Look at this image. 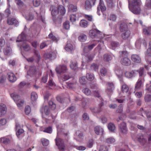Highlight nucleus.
<instances>
[{
	"mask_svg": "<svg viewBox=\"0 0 151 151\" xmlns=\"http://www.w3.org/2000/svg\"><path fill=\"white\" fill-rule=\"evenodd\" d=\"M65 49L66 51L70 52L73 50V46L71 44L68 42Z\"/></svg>",
	"mask_w": 151,
	"mask_h": 151,
	"instance_id": "c756f323",
	"label": "nucleus"
},
{
	"mask_svg": "<svg viewBox=\"0 0 151 151\" xmlns=\"http://www.w3.org/2000/svg\"><path fill=\"white\" fill-rule=\"evenodd\" d=\"M80 26L82 27L86 28L87 27L88 25V23L87 21L82 19L81 20L80 22Z\"/></svg>",
	"mask_w": 151,
	"mask_h": 151,
	"instance_id": "c85d7f7f",
	"label": "nucleus"
},
{
	"mask_svg": "<svg viewBox=\"0 0 151 151\" xmlns=\"http://www.w3.org/2000/svg\"><path fill=\"white\" fill-rule=\"evenodd\" d=\"M145 99L146 102H151V95L150 94H147L145 95Z\"/></svg>",
	"mask_w": 151,
	"mask_h": 151,
	"instance_id": "4d7b16f0",
	"label": "nucleus"
},
{
	"mask_svg": "<svg viewBox=\"0 0 151 151\" xmlns=\"http://www.w3.org/2000/svg\"><path fill=\"white\" fill-rule=\"evenodd\" d=\"M93 143L92 139L89 140L87 144V146L88 148H91L92 147Z\"/></svg>",
	"mask_w": 151,
	"mask_h": 151,
	"instance_id": "e2e57ef3",
	"label": "nucleus"
},
{
	"mask_svg": "<svg viewBox=\"0 0 151 151\" xmlns=\"http://www.w3.org/2000/svg\"><path fill=\"white\" fill-rule=\"evenodd\" d=\"M112 59V56L109 54H106L104 55V62H107V64L109 63V61ZM105 62H104V64Z\"/></svg>",
	"mask_w": 151,
	"mask_h": 151,
	"instance_id": "393cba45",
	"label": "nucleus"
},
{
	"mask_svg": "<svg viewBox=\"0 0 151 151\" xmlns=\"http://www.w3.org/2000/svg\"><path fill=\"white\" fill-rule=\"evenodd\" d=\"M87 79L89 81H92L94 78V75L91 73H87L86 75Z\"/></svg>",
	"mask_w": 151,
	"mask_h": 151,
	"instance_id": "c9c22d12",
	"label": "nucleus"
},
{
	"mask_svg": "<svg viewBox=\"0 0 151 151\" xmlns=\"http://www.w3.org/2000/svg\"><path fill=\"white\" fill-rule=\"evenodd\" d=\"M40 3V0H33V5L35 7L38 6Z\"/></svg>",
	"mask_w": 151,
	"mask_h": 151,
	"instance_id": "338daca9",
	"label": "nucleus"
},
{
	"mask_svg": "<svg viewBox=\"0 0 151 151\" xmlns=\"http://www.w3.org/2000/svg\"><path fill=\"white\" fill-rule=\"evenodd\" d=\"M36 67L34 66H32L30 67L29 71L27 72V74L31 76L36 73Z\"/></svg>",
	"mask_w": 151,
	"mask_h": 151,
	"instance_id": "2eb2a0df",
	"label": "nucleus"
},
{
	"mask_svg": "<svg viewBox=\"0 0 151 151\" xmlns=\"http://www.w3.org/2000/svg\"><path fill=\"white\" fill-rule=\"evenodd\" d=\"M144 69L143 68H140L137 71L138 72L139 75V79L144 80V77H145L144 74Z\"/></svg>",
	"mask_w": 151,
	"mask_h": 151,
	"instance_id": "b1692460",
	"label": "nucleus"
},
{
	"mask_svg": "<svg viewBox=\"0 0 151 151\" xmlns=\"http://www.w3.org/2000/svg\"><path fill=\"white\" fill-rule=\"evenodd\" d=\"M34 53L36 57H37V62L38 63L40 61L41 58L40 55L39 54L38 52L36 50H34Z\"/></svg>",
	"mask_w": 151,
	"mask_h": 151,
	"instance_id": "6e6d98bb",
	"label": "nucleus"
},
{
	"mask_svg": "<svg viewBox=\"0 0 151 151\" xmlns=\"http://www.w3.org/2000/svg\"><path fill=\"white\" fill-rule=\"evenodd\" d=\"M24 101L23 100H19L17 102V104L18 107L20 108L23 105Z\"/></svg>",
	"mask_w": 151,
	"mask_h": 151,
	"instance_id": "052dcab7",
	"label": "nucleus"
},
{
	"mask_svg": "<svg viewBox=\"0 0 151 151\" xmlns=\"http://www.w3.org/2000/svg\"><path fill=\"white\" fill-rule=\"evenodd\" d=\"M21 46L25 51L28 52L31 50L30 46L26 42H23Z\"/></svg>",
	"mask_w": 151,
	"mask_h": 151,
	"instance_id": "dca6fc26",
	"label": "nucleus"
},
{
	"mask_svg": "<svg viewBox=\"0 0 151 151\" xmlns=\"http://www.w3.org/2000/svg\"><path fill=\"white\" fill-rule=\"evenodd\" d=\"M43 132L50 134L52 132V129L51 127L49 126L45 129Z\"/></svg>",
	"mask_w": 151,
	"mask_h": 151,
	"instance_id": "de8ad7c7",
	"label": "nucleus"
},
{
	"mask_svg": "<svg viewBox=\"0 0 151 151\" xmlns=\"http://www.w3.org/2000/svg\"><path fill=\"white\" fill-rule=\"evenodd\" d=\"M67 69L65 65H60L57 66L55 69L56 72L59 74L66 72Z\"/></svg>",
	"mask_w": 151,
	"mask_h": 151,
	"instance_id": "423d86ee",
	"label": "nucleus"
},
{
	"mask_svg": "<svg viewBox=\"0 0 151 151\" xmlns=\"http://www.w3.org/2000/svg\"><path fill=\"white\" fill-rule=\"evenodd\" d=\"M121 132L123 134H126L127 132V128L126 123L124 122H122L119 126Z\"/></svg>",
	"mask_w": 151,
	"mask_h": 151,
	"instance_id": "1a4fd4ad",
	"label": "nucleus"
},
{
	"mask_svg": "<svg viewBox=\"0 0 151 151\" xmlns=\"http://www.w3.org/2000/svg\"><path fill=\"white\" fill-rule=\"evenodd\" d=\"M49 107L52 110H54L56 107V104L52 101H50L49 102Z\"/></svg>",
	"mask_w": 151,
	"mask_h": 151,
	"instance_id": "e433bc0d",
	"label": "nucleus"
},
{
	"mask_svg": "<svg viewBox=\"0 0 151 151\" xmlns=\"http://www.w3.org/2000/svg\"><path fill=\"white\" fill-rule=\"evenodd\" d=\"M7 109L5 105L1 103L0 104V116H3L6 113Z\"/></svg>",
	"mask_w": 151,
	"mask_h": 151,
	"instance_id": "9d476101",
	"label": "nucleus"
},
{
	"mask_svg": "<svg viewBox=\"0 0 151 151\" xmlns=\"http://www.w3.org/2000/svg\"><path fill=\"white\" fill-rule=\"evenodd\" d=\"M11 97L12 98L14 101L17 102L19 100V96L15 93H13L10 95Z\"/></svg>",
	"mask_w": 151,
	"mask_h": 151,
	"instance_id": "473e14b6",
	"label": "nucleus"
},
{
	"mask_svg": "<svg viewBox=\"0 0 151 151\" xmlns=\"http://www.w3.org/2000/svg\"><path fill=\"white\" fill-rule=\"evenodd\" d=\"M82 91L84 93L87 95H90L91 93V91L89 89L86 88L83 90Z\"/></svg>",
	"mask_w": 151,
	"mask_h": 151,
	"instance_id": "a18cd8bd",
	"label": "nucleus"
},
{
	"mask_svg": "<svg viewBox=\"0 0 151 151\" xmlns=\"http://www.w3.org/2000/svg\"><path fill=\"white\" fill-rule=\"evenodd\" d=\"M63 27L64 29H68L70 27V22L69 21H67L63 23Z\"/></svg>",
	"mask_w": 151,
	"mask_h": 151,
	"instance_id": "a19ab883",
	"label": "nucleus"
},
{
	"mask_svg": "<svg viewBox=\"0 0 151 151\" xmlns=\"http://www.w3.org/2000/svg\"><path fill=\"white\" fill-rule=\"evenodd\" d=\"M150 47H149L147 50L146 54V59L147 60V56H151V41L149 42Z\"/></svg>",
	"mask_w": 151,
	"mask_h": 151,
	"instance_id": "58836bf2",
	"label": "nucleus"
},
{
	"mask_svg": "<svg viewBox=\"0 0 151 151\" xmlns=\"http://www.w3.org/2000/svg\"><path fill=\"white\" fill-rule=\"evenodd\" d=\"M92 6L88 0L86 1L85 2V7L86 9H88L91 8Z\"/></svg>",
	"mask_w": 151,
	"mask_h": 151,
	"instance_id": "09e8293b",
	"label": "nucleus"
},
{
	"mask_svg": "<svg viewBox=\"0 0 151 151\" xmlns=\"http://www.w3.org/2000/svg\"><path fill=\"white\" fill-rule=\"evenodd\" d=\"M70 68L71 69L76 70L78 68L77 63L76 61L72 62L70 65Z\"/></svg>",
	"mask_w": 151,
	"mask_h": 151,
	"instance_id": "f704fd0d",
	"label": "nucleus"
},
{
	"mask_svg": "<svg viewBox=\"0 0 151 151\" xmlns=\"http://www.w3.org/2000/svg\"><path fill=\"white\" fill-rule=\"evenodd\" d=\"M40 111L41 113L42 114V115H43L44 111L45 115L46 116L48 115L50 113L49 107L47 106H45L44 107H42Z\"/></svg>",
	"mask_w": 151,
	"mask_h": 151,
	"instance_id": "ddd939ff",
	"label": "nucleus"
},
{
	"mask_svg": "<svg viewBox=\"0 0 151 151\" xmlns=\"http://www.w3.org/2000/svg\"><path fill=\"white\" fill-rule=\"evenodd\" d=\"M15 1L16 4L19 7L21 8L24 5L23 2L21 0H15Z\"/></svg>",
	"mask_w": 151,
	"mask_h": 151,
	"instance_id": "37998d69",
	"label": "nucleus"
},
{
	"mask_svg": "<svg viewBox=\"0 0 151 151\" xmlns=\"http://www.w3.org/2000/svg\"><path fill=\"white\" fill-rule=\"evenodd\" d=\"M31 111L30 107L29 106H27L25 107V112L26 114H28L30 113Z\"/></svg>",
	"mask_w": 151,
	"mask_h": 151,
	"instance_id": "0e129e2a",
	"label": "nucleus"
},
{
	"mask_svg": "<svg viewBox=\"0 0 151 151\" xmlns=\"http://www.w3.org/2000/svg\"><path fill=\"white\" fill-rule=\"evenodd\" d=\"M119 53L122 58L125 57H127L128 53L127 51H122L120 52Z\"/></svg>",
	"mask_w": 151,
	"mask_h": 151,
	"instance_id": "680f3d73",
	"label": "nucleus"
},
{
	"mask_svg": "<svg viewBox=\"0 0 151 151\" xmlns=\"http://www.w3.org/2000/svg\"><path fill=\"white\" fill-rule=\"evenodd\" d=\"M9 81L12 82H14L17 80V78L12 73H9L7 74Z\"/></svg>",
	"mask_w": 151,
	"mask_h": 151,
	"instance_id": "a211bd4d",
	"label": "nucleus"
},
{
	"mask_svg": "<svg viewBox=\"0 0 151 151\" xmlns=\"http://www.w3.org/2000/svg\"><path fill=\"white\" fill-rule=\"evenodd\" d=\"M7 22L9 25H14V26H16L19 24L18 21L14 18H12L11 19L8 18Z\"/></svg>",
	"mask_w": 151,
	"mask_h": 151,
	"instance_id": "4468645a",
	"label": "nucleus"
},
{
	"mask_svg": "<svg viewBox=\"0 0 151 151\" xmlns=\"http://www.w3.org/2000/svg\"><path fill=\"white\" fill-rule=\"evenodd\" d=\"M106 92L108 94L111 93L114 89V84L112 82H107L106 84Z\"/></svg>",
	"mask_w": 151,
	"mask_h": 151,
	"instance_id": "39448f33",
	"label": "nucleus"
},
{
	"mask_svg": "<svg viewBox=\"0 0 151 151\" xmlns=\"http://www.w3.org/2000/svg\"><path fill=\"white\" fill-rule=\"evenodd\" d=\"M48 85L51 87H54L56 86L55 83L52 79H50L48 83Z\"/></svg>",
	"mask_w": 151,
	"mask_h": 151,
	"instance_id": "bf43d9fd",
	"label": "nucleus"
},
{
	"mask_svg": "<svg viewBox=\"0 0 151 151\" xmlns=\"http://www.w3.org/2000/svg\"><path fill=\"white\" fill-rule=\"evenodd\" d=\"M70 20L72 22H74L76 21V15L73 14L71 15L70 16Z\"/></svg>",
	"mask_w": 151,
	"mask_h": 151,
	"instance_id": "69168bd1",
	"label": "nucleus"
},
{
	"mask_svg": "<svg viewBox=\"0 0 151 151\" xmlns=\"http://www.w3.org/2000/svg\"><path fill=\"white\" fill-rule=\"evenodd\" d=\"M49 37L53 41H55L57 42L58 41V39H57L55 36H54L53 34L51 33L48 35Z\"/></svg>",
	"mask_w": 151,
	"mask_h": 151,
	"instance_id": "603ef678",
	"label": "nucleus"
},
{
	"mask_svg": "<svg viewBox=\"0 0 151 151\" xmlns=\"http://www.w3.org/2000/svg\"><path fill=\"white\" fill-rule=\"evenodd\" d=\"M42 143L43 145L47 146L49 144V141L48 140L46 139H42Z\"/></svg>",
	"mask_w": 151,
	"mask_h": 151,
	"instance_id": "13d9d810",
	"label": "nucleus"
},
{
	"mask_svg": "<svg viewBox=\"0 0 151 151\" xmlns=\"http://www.w3.org/2000/svg\"><path fill=\"white\" fill-rule=\"evenodd\" d=\"M26 40V36L23 32H22L21 34L19 35L17 37V40L16 41L17 42H22L25 40Z\"/></svg>",
	"mask_w": 151,
	"mask_h": 151,
	"instance_id": "412c9836",
	"label": "nucleus"
},
{
	"mask_svg": "<svg viewBox=\"0 0 151 151\" xmlns=\"http://www.w3.org/2000/svg\"><path fill=\"white\" fill-rule=\"evenodd\" d=\"M137 73V71L136 70H132L130 71H126L125 73V75L127 78H131L135 76Z\"/></svg>",
	"mask_w": 151,
	"mask_h": 151,
	"instance_id": "f8f14e48",
	"label": "nucleus"
},
{
	"mask_svg": "<svg viewBox=\"0 0 151 151\" xmlns=\"http://www.w3.org/2000/svg\"><path fill=\"white\" fill-rule=\"evenodd\" d=\"M115 140L113 137H110L107 139L106 142L108 144H113L115 142Z\"/></svg>",
	"mask_w": 151,
	"mask_h": 151,
	"instance_id": "49530a36",
	"label": "nucleus"
},
{
	"mask_svg": "<svg viewBox=\"0 0 151 151\" xmlns=\"http://www.w3.org/2000/svg\"><path fill=\"white\" fill-rule=\"evenodd\" d=\"M87 36L83 33H81L78 37V39L80 42H84L87 40Z\"/></svg>",
	"mask_w": 151,
	"mask_h": 151,
	"instance_id": "4be33fe9",
	"label": "nucleus"
},
{
	"mask_svg": "<svg viewBox=\"0 0 151 151\" xmlns=\"http://www.w3.org/2000/svg\"><path fill=\"white\" fill-rule=\"evenodd\" d=\"M129 90V88L126 84H124L122 85V90L123 93L127 92Z\"/></svg>",
	"mask_w": 151,
	"mask_h": 151,
	"instance_id": "79ce46f5",
	"label": "nucleus"
},
{
	"mask_svg": "<svg viewBox=\"0 0 151 151\" xmlns=\"http://www.w3.org/2000/svg\"><path fill=\"white\" fill-rule=\"evenodd\" d=\"M79 82L82 84H84L86 82V77L85 76H82L79 78Z\"/></svg>",
	"mask_w": 151,
	"mask_h": 151,
	"instance_id": "864d4df0",
	"label": "nucleus"
},
{
	"mask_svg": "<svg viewBox=\"0 0 151 151\" xmlns=\"http://www.w3.org/2000/svg\"><path fill=\"white\" fill-rule=\"evenodd\" d=\"M53 54V52H51L45 54L44 56L46 59L51 60L52 59H53L52 56V55Z\"/></svg>",
	"mask_w": 151,
	"mask_h": 151,
	"instance_id": "2f4dec72",
	"label": "nucleus"
},
{
	"mask_svg": "<svg viewBox=\"0 0 151 151\" xmlns=\"http://www.w3.org/2000/svg\"><path fill=\"white\" fill-rule=\"evenodd\" d=\"M55 141L58 149L61 151H64L65 146L63 140L57 137L55 139Z\"/></svg>",
	"mask_w": 151,
	"mask_h": 151,
	"instance_id": "7ed1b4c3",
	"label": "nucleus"
},
{
	"mask_svg": "<svg viewBox=\"0 0 151 151\" xmlns=\"http://www.w3.org/2000/svg\"><path fill=\"white\" fill-rule=\"evenodd\" d=\"M24 132V131L22 129H18L16 133V135L18 138H19V136L23 134Z\"/></svg>",
	"mask_w": 151,
	"mask_h": 151,
	"instance_id": "5fc2aeb1",
	"label": "nucleus"
},
{
	"mask_svg": "<svg viewBox=\"0 0 151 151\" xmlns=\"http://www.w3.org/2000/svg\"><path fill=\"white\" fill-rule=\"evenodd\" d=\"M94 130L96 134L97 135H99L100 134L102 133L103 132V129L100 127H96L94 128Z\"/></svg>",
	"mask_w": 151,
	"mask_h": 151,
	"instance_id": "bb28decb",
	"label": "nucleus"
},
{
	"mask_svg": "<svg viewBox=\"0 0 151 151\" xmlns=\"http://www.w3.org/2000/svg\"><path fill=\"white\" fill-rule=\"evenodd\" d=\"M0 142L5 144L7 145L10 142V140L9 139L6 137H3L0 139Z\"/></svg>",
	"mask_w": 151,
	"mask_h": 151,
	"instance_id": "cd10ccee",
	"label": "nucleus"
},
{
	"mask_svg": "<svg viewBox=\"0 0 151 151\" xmlns=\"http://www.w3.org/2000/svg\"><path fill=\"white\" fill-rule=\"evenodd\" d=\"M38 96L36 92H32L31 93V99L32 101H34L37 99Z\"/></svg>",
	"mask_w": 151,
	"mask_h": 151,
	"instance_id": "ea45409f",
	"label": "nucleus"
},
{
	"mask_svg": "<svg viewBox=\"0 0 151 151\" xmlns=\"http://www.w3.org/2000/svg\"><path fill=\"white\" fill-rule=\"evenodd\" d=\"M12 50L9 47H7L4 48V52L5 55H9L10 54Z\"/></svg>",
	"mask_w": 151,
	"mask_h": 151,
	"instance_id": "7c9ffc66",
	"label": "nucleus"
},
{
	"mask_svg": "<svg viewBox=\"0 0 151 151\" xmlns=\"http://www.w3.org/2000/svg\"><path fill=\"white\" fill-rule=\"evenodd\" d=\"M137 140L141 145H144L146 142L147 140L143 136L141 135L137 136Z\"/></svg>",
	"mask_w": 151,
	"mask_h": 151,
	"instance_id": "5701e85b",
	"label": "nucleus"
},
{
	"mask_svg": "<svg viewBox=\"0 0 151 151\" xmlns=\"http://www.w3.org/2000/svg\"><path fill=\"white\" fill-rule=\"evenodd\" d=\"M96 45V43H93L91 45H88V47L86 46L83 49L84 52L85 53H86L87 52L86 50L87 48H88L89 50H91Z\"/></svg>",
	"mask_w": 151,
	"mask_h": 151,
	"instance_id": "72a5a7b5",
	"label": "nucleus"
},
{
	"mask_svg": "<svg viewBox=\"0 0 151 151\" xmlns=\"http://www.w3.org/2000/svg\"><path fill=\"white\" fill-rule=\"evenodd\" d=\"M121 64L124 65L128 66L131 64V61L127 57L122 58L120 61Z\"/></svg>",
	"mask_w": 151,
	"mask_h": 151,
	"instance_id": "6e6552de",
	"label": "nucleus"
},
{
	"mask_svg": "<svg viewBox=\"0 0 151 151\" xmlns=\"http://www.w3.org/2000/svg\"><path fill=\"white\" fill-rule=\"evenodd\" d=\"M89 35L92 38H98L99 37L100 35H101V32L97 29H94L89 31Z\"/></svg>",
	"mask_w": 151,
	"mask_h": 151,
	"instance_id": "20e7f679",
	"label": "nucleus"
},
{
	"mask_svg": "<svg viewBox=\"0 0 151 151\" xmlns=\"http://www.w3.org/2000/svg\"><path fill=\"white\" fill-rule=\"evenodd\" d=\"M103 106V103L98 107H95L91 109V111L93 113H98L101 111V107Z\"/></svg>",
	"mask_w": 151,
	"mask_h": 151,
	"instance_id": "aec40b11",
	"label": "nucleus"
},
{
	"mask_svg": "<svg viewBox=\"0 0 151 151\" xmlns=\"http://www.w3.org/2000/svg\"><path fill=\"white\" fill-rule=\"evenodd\" d=\"M50 10L51 11V14L52 16H55L58 14V8L54 6H51Z\"/></svg>",
	"mask_w": 151,
	"mask_h": 151,
	"instance_id": "6ab92c4d",
	"label": "nucleus"
},
{
	"mask_svg": "<svg viewBox=\"0 0 151 151\" xmlns=\"http://www.w3.org/2000/svg\"><path fill=\"white\" fill-rule=\"evenodd\" d=\"M58 14L62 15H64L65 13V7L61 5H59L58 8Z\"/></svg>",
	"mask_w": 151,
	"mask_h": 151,
	"instance_id": "f3484780",
	"label": "nucleus"
},
{
	"mask_svg": "<svg viewBox=\"0 0 151 151\" xmlns=\"http://www.w3.org/2000/svg\"><path fill=\"white\" fill-rule=\"evenodd\" d=\"M131 58L132 61L135 63H139L141 62V58L138 55L133 54L131 55Z\"/></svg>",
	"mask_w": 151,
	"mask_h": 151,
	"instance_id": "9b49d317",
	"label": "nucleus"
},
{
	"mask_svg": "<svg viewBox=\"0 0 151 151\" xmlns=\"http://www.w3.org/2000/svg\"><path fill=\"white\" fill-rule=\"evenodd\" d=\"M104 3L103 0H100L99 4L97 7V13L99 15H101L102 13L103 15L104 14L103 12H104Z\"/></svg>",
	"mask_w": 151,
	"mask_h": 151,
	"instance_id": "0eeeda50",
	"label": "nucleus"
},
{
	"mask_svg": "<svg viewBox=\"0 0 151 151\" xmlns=\"http://www.w3.org/2000/svg\"><path fill=\"white\" fill-rule=\"evenodd\" d=\"M140 3V0H133L132 2V8L131 9V7L129 6V8L134 14H139L140 11V8L139 7Z\"/></svg>",
	"mask_w": 151,
	"mask_h": 151,
	"instance_id": "f257e3e1",
	"label": "nucleus"
},
{
	"mask_svg": "<svg viewBox=\"0 0 151 151\" xmlns=\"http://www.w3.org/2000/svg\"><path fill=\"white\" fill-rule=\"evenodd\" d=\"M82 118L83 120H88L89 119V116L87 113H84L82 115Z\"/></svg>",
	"mask_w": 151,
	"mask_h": 151,
	"instance_id": "774afa93",
	"label": "nucleus"
},
{
	"mask_svg": "<svg viewBox=\"0 0 151 151\" xmlns=\"http://www.w3.org/2000/svg\"><path fill=\"white\" fill-rule=\"evenodd\" d=\"M144 34L146 35H150V28L144 29L143 30Z\"/></svg>",
	"mask_w": 151,
	"mask_h": 151,
	"instance_id": "3c124183",
	"label": "nucleus"
},
{
	"mask_svg": "<svg viewBox=\"0 0 151 151\" xmlns=\"http://www.w3.org/2000/svg\"><path fill=\"white\" fill-rule=\"evenodd\" d=\"M69 9H70L74 12H76L77 10L76 6H74L72 4H70L69 5Z\"/></svg>",
	"mask_w": 151,
	"mask_h": 151,
	"instance_id": "8fccbe9b",
	"label": "nucleus"
},
{
	"mask_svg": "<svg viewBox=\"0 0 151 151\" xmlns=\"http://www.w3.org/2000/svg\"><path fill=\"white\" fill-rule=\"evenodd\" d=\"M144 81V80L143 79H138L135 86V89L136 90H137L141 88L142 83V81Z\"/></svg>",
	"mask_w": 151,
	"mask_h": 151,
	"instance_id": "a878e982",
	"label": "nucleus"
},
{
	"mask_svg": "<svg viewBox=\"0 0 151 151\" xmlns=\"http://www.w3.org/2000/svg\"><path fill=\"white\" fill-rule=\"evenodd\" d=\"M127 25L124 23H122L120 25V30L121 32L126 31L121 35V37L123 40H127L130 37V32L129 30H127Z\"/></svg>",
	"mask_w": 151,
	"mask_h": 151,
	"instance_id": "f03ea898",
	"label": "nucleus"
},
{
	"mask_svg": "<svg viewBox=\"0 0 151 151\" xmlns=\"http://www.w3.org/2000/svg\"><path fill=\"white\" fill-rule=\"evenodd\" d=\"M91 68L95 71L99 69L98 65L94 63H93L91 66Z\"/></svg>",
	"mask_w": 151,
	"mask_h": 151,
	"instance_id": "c03bdc74",
	"label": "nucleus"
},
{
	"mask_svg": "<svg viewBox=\"0 0 151 151\" xmlns=\"http://www.w3.org/2000/svg\"><path fill=\"white\" fill-rule=\"evenodd\" d=\"M109 129L111 132H113L115 128V125L112 123H110L108 126Z\"/></svg>",
	"mask_w": 151,
	"mask_h": 151,
	"instance_id": "4c0bfd02",
	"label": "nucleus"
}]
</instances>
